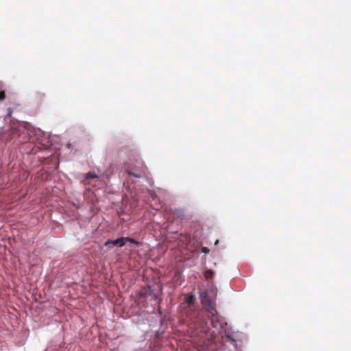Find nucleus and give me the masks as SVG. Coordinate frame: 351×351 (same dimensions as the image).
<instances>
[{"label":"nucleus","instance_id":"2","mask_svg":"<svg viewBox=\"0 0 351 351\" xmlns=\"http://www.w3.org/2000/svg\"><path fill=\"white\" fill-rule=\"evenodd\" d=\"M200 300L202 305L206 311L215 313V301L209 296L208 291H202L199 293Z\"/></svg>","mask_w":351,"mask_h":351},{"label":"nucleus","instance_id":"13","mask_svg":"<svg viewBox=\"0 0 351 351\" xmlns=\"http://www.w3.org/2000/svg\"><path fill=\"white\" fill-rule=\"evenodd\" d=\"M189 317H190V319H192V317H191V315H187Z\"/></svg>","mask_w":351,"mask_h":351},{"label":"nucleus","instance_id":"7","mask_svg":"<svg viewBox=\"0 0 351 351\" xmlns=\"http://www.w3.org/2000/svg\"><path fill=\"white\" fill-rule=\"evenodd\" d=\"M125 240H124V244L126 243V242H130L131 243H133L136 245H140V242L136 241L135 239H132V238H130V237H124Z\"/></svg>","mask_w":351,"mask_h":351},{"label":"nucleus","instance_id":"1","mask_svg":"<svg viewBox=\"0 0 351 351\" xmlns=\"http://www.w3.org/2000/svg\"><path fill=\"white\" fill-rule=\"evenodd\" d=\"M126 171L129 175L139 178L146 176L147 167L143 162L138 161L133 167H128Z\"/></svg>","mask_w":351,"mask_h":351},{"label":"nucleus","instance_id":"6","mask_svg":"<svg viewBox=\"0 0 351 351\" xmlns=\"http://www.w3.org/2000/svg\"><path fill=\"white\" fill-rule=\"evenodd\" d=\"M195 297L193 295H188L184 299V302L182 303L184 305H186L189 311H195Z\"/></svg>","mask_w":351,"mask_h":351},{"label":"nucleus","instance_id":"12","mask_svg":"<svg viewBox=\"0 0 351 351\" xmlns=\"http://www.w3.org/2000/svg\"><path fill=\"white\" fill-rule=\"evenodd\" d=\"M202 252L203 253L208 254V253L209 252V249H208V248H207V247H203L202 248Z\"/></svg>","mask_w":351,"mask_h":351},{"label":"nucleus","instance_id":"3","mask_svg":"<svg viewBox=\"0 0 351 351\" xmlns=\"http://www.w3.org/2000/svg\"><path fill=\"white\" fill-rule=\"evenodd\" d=\"M24 130L25 127L23 125H19L16 126L12 125L11 128L5 133V135L8 136L6 140L10 141L14 138L20 137L21 136V132Z\"/></svg>","mask_w":351,"mask_h":351},{"label":"nucleus","instance_id":"8","mask_svg":"<svg viewBox=\"0 0 351 351\" xmlns=\"http://www.w3.org/2000/svg\"><path fill=\"white\" fill-rule=\"evenodd\" d=\"M175 215L178 217V218H180V219H184V213L181 210H178L175 212Z\"/></svg>","mask_w":351,"mask_h":351},{"label":"nucleus","instance_id":"4","mask_svg":"<svg viewBox=\"0 0 351 351\" xmlns=\"http://www.w3.org/2000/svg\"><path fill=\"white\" fill-rule=\"evenodd\" d=\"M208 313L212 326L216 329L222 328L224 322L222 317L218 315L216 309H215V313L208 312Z\"/></svg>","mask_w":351,"mask_h":351},{"label":"nucleus","instance_id":"11","mask_svg":"<svg viewBox=\"0 0 351 351\" xmlns=\"http://www.w3.org/2000/svg\"><path fill=\"white\" fill-rule=\"evenodd\" d=\"M43 97H45V94L43 93H38L36 95V99L39 101H42Z\"/></svg>","mask_w":351,"mask_h":351},{"label":"nucleus","instance_id":"9","mask_svg":"<svg viewBox=\"0 0 351 351\" xmlns=\"http://www.w3.org/2000/svg\"><path fill=\"white\" fill-rule=\"evenodd\" d=\"M85 178L86 179L97 178V176L94 173L89 172L86 174Z\"/></svg>","mask_w":351,"mask_h":351},{"label":"nucleus","instance_id":"10","mask_svg":"<svg viewBox=\"0 0 351 351\" xmlns=\"http://www.w3.org/2000/svg\"><path fill=\"white\" fill-rule=\"evenodd\" d=\"M5 98V93L4 90H0V101L4 100Z\"/></svg>","mask_w":351,"mask_h":351},{"label":"nucleus","instance_id":"5","mask_svg":"<svg viewBox=\"0 0 351 351\" xmlns=\"http://www.w3.org/2000/svg\"><path fill=\"white\" fill-rule=\"evenodd\" d=\"M124 237H120L115 240H108L105 242L104 245L107 247H112V246L123 247L124 244Z\"/></svg>","mask_w":351,"mask_h":351}]
</instances>
